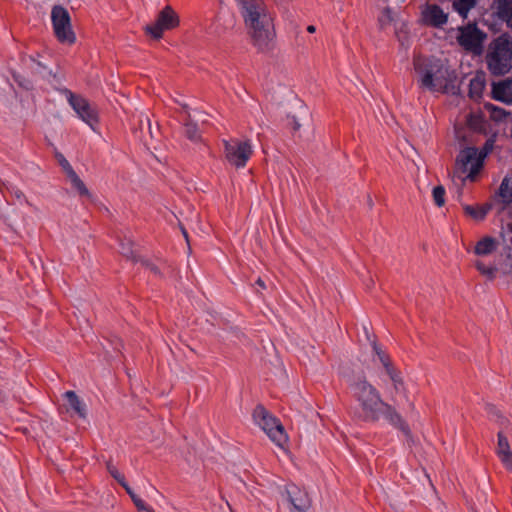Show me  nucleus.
<instances>
[{
	"instance_id": "f257e3e1",
	"label": "nucleus",
	"mask_w": 512,
	"mask_h": 512,
	"mask_svg": "<svg viewBox=\"0 0 512 512\" xmlns=\"http://www.w3.org/2000/svg\"><path fill=\"white\" fill-rule=\"evenodd\" d=\"M353 398L358 407L352 411V418L358 422L377 423L381 418L394 428L400 430L405 437L412 439V432L408 423L398 413L396 408L385 402L380 392L365 376L359 377L350 384Z\"/></svg>"
},
{
	"instance_id": "f03ea898",
	"label": "nucleus",
	"mask_w": 512,
	"mask_h": 512,
	"mask_svg": "<svg viewBox=\"0 0 512 512\" xmlns=\"http://www.w3.org/2000/svg\"><path fill=\"white\" fill-rule=\"evenodd\" d=\"M414 70L419 76L420 88L431 92L460 94V85L457 84L456 70L435 56H415Z\"/></svg>"
},
{
	"instance_id": "7ed1b4c3",
	"label": "nucleus",
	"mask_w": 512,
	"mask_h": 512,
	"mask_svg": "<svg viewBox=\"0 0 512 512\" xmlns=\"http://www.w3.org/2000/svg\"><path fill=\"white\" fill-rule=\"evenodd\" d=\"M239 12L244 20L258 52L268 53L274 47V26L271 17L265 12L262 0H236Z\"/></svg>"
},
{
	"instance_id": "20e7f679",
	"label": "nucleus",
	"mask_w": 512,
	"mask_h": 512,
	"mask_svg": "<svg viewBox=\"0 0 512 512\" xmlns=\"http://www.w3.org/2000/svg\"><path fill=\"white\" fill-rule=\"evenodd\" d=\"M486 63L494 76H503L512 70V37L508 33H502L490 43Z\"/></svg>"
},
{
	"instance_id": "39448f33",
	"label": "nucleus",
	"mask_w": 512,
	"mask_h": 512,
	"mask_svg": "<svg viewBox=\"0 0 512 512\" xmlns=\"http://www.w3.org/2000/svg\"><path fill=\"white\" fill-rule=\"evenodd\" d=\"M253 419L256 424L269 436V438L278 446L288 441V436L280 421L272 416L269 411L261 404L257 405L253 411Z\"/></svg>"
},
{
	"instance_id": "423d86ee",
	"label": "nucleus",
	"mask_w": 512,
	"mask_h": 512,
	"mask_svg": "<svg viewBox=\"0 0 512 512\" xmlns=\"http://www.w3.org/2000/svg\"><path fill=\"white\" fill-rule=\"evenodd\" d=\"M51 20L55 37L60 43L72 45L76 42V35L71 25V17L66 8L61 5L53 6Z\"/></svg>"
},
{
	"instance_id": "0eeeda50",
	"label": "nucleus",
	"mask_w": 512,
	"mask_h": 512,
	"mask_svg": "<svg viewBox=\"0 0 512 512\" xmlns=\"http://www.w3.org/2000/svg\"><path fill=\"white\" fill-rule=\"evenodd\" d=\"M486 153H479L476 147H466L457 155L455 166L456 169L465 173L469 171L467 178L475 181L476 176L482 170Z\"/></svg>"
},
{
	"instance_id": "6e6552de",
	"label": "nucleus",
	"mask_w": 512,
	"mask_h": 512,
	"mask_svg": "<svg viewBox=\"0 0 512 512\" xmlns=\"http://www.w3.org/2000/svg\"><path fill=\"white\" fill-rule=\"evenodd\" d=\"M180 19L174 9L167 5L157 15L154 23L146 25L145 33L155 40L162 38L164 31L172 30L179 26Z\"/></svg>"
},
{
	"instance_id": "1a4fd4ad",
	"label": "nucleus",
	"mask_w": 512,
	"mask_h": 512,
	"mask_svg": "<svg viewBox=\"0 0 512 512\" xmlns=\"http://www.w3.org/2000/svg\"><path fill=\"white\" fill-rule=\"evenodd\" d=\"M223 146L225 158L236 168L244 167L252 155V147L249 140H223Z\"/></svg>"
},
{
	"instance_id": "9d476101",
	"label": "nucleus",
	"mask_w": 512,
	"mask_h": 512,
	"mask_svg": "<svg viewBox=\"0 0 512 512\" xmlns=\"http://www.w3.org/2000/svg\"><path fill=\"white\" fill-rule=\"evenodd\" d=\"M66 92L68 93V102L73 110L85 123L95 130L99 123L97 109L81 95L74 94L70 90H66Z\"/></svg>"
},
{
	"instance_id": "9b49d317",
	"label": "nucleus",
	"mask_w": 512,
	"mask_h": 512,
	"mask_svg": "<svg viewBox=\"0 0 512 512\" xmlns=\"http://www.w3.org/2000/svg\"><path fill=\"white\" fill-rule=\"evenodd\" d=\"M485 38L486 34L480 30L476 24H468L466 27L460 28L457 41L467 51L480 53Z\"/></svg>"
},
{
	"instance_id": "f8f14e48",
	"label": "nucleus",
	"mask_w": 512,
	"mask_h": 512,
	"mask_svg": "<svg viewBox=\"0 0 512 512\" xmlns=\"http://www.w3.org/2000/svg\"><path fill=\"white\" fill-rule=\"evenodd\" d=\"M283 496L288 503L290 512H310L311 499L308 493L297 485L287 484Z\"/></svg>"
},
{
	"instance_id": "ddd939ff",
	"label": "nucleus",
	"mask_w": 512,
	"mask_h": 512,
	"mask_svg": "<svg viewBox=\"0 0 512 512\" xmlns=\"http://www.w3.org/2000/svg\"><path fill=\"white\" fill-rule=\"evenodd\" d=\"M421 21L433 28H442L448 22V14L437 4L426 3L421 10Z\"/></svg>"
},
{
	"instance_id": "4468645a",
	"label": "nucleus",
	"mask_w": 512,
	"mask_h": 512,
	"mask_svg": "<svg viewBox=\"0 0 512 512\" xmlns=\"http://www.w3.org/2000/svg\"><path fill=\"white\" fill-rule=\"evenodd\" d=\"M497 448L496 453L500 458L502 464L506 467L507 470H512V451L510 449V444L508 438L504 435V432L500 430L497 433Z\"/></svg>"
},
{
	"instance_id": "2eb2a0df",
	"label": "nucleus",
	"mask_w": 512,
	"mask_h": 512,
	"mask_svg": "<svg viewBox=\"0 0 512 512\" xmlns=\"http://www.w3.org/2000/svg\"><path fill=\"white\" fill-rule=\"evenodd\" d=\"M492 98L507 104H512V79L492 84Z\"/></svg>"
},
{
	"instance_id": "dca6fc26",
	"label": "nucleus",
	"mask_w": 512,
	"mask_h": 512,
	"mask_svg": "<svg viewBox=\"0 0 512 512\" xmlns=\"http://www.w3.org/2000/svg\"><path fill=\"white\" fill-rule=\"evenodd\" d=\"M495 198L503 205L501 211L512 203V181L507 176L503 178ZM510 214L512 216V212Z\"/></svg>"
},
{
	"instance_id": "f3484780",
	"label": "nucleus",
	"mask_w": 512,
	"mask_h": 512,
	"mask_svg": "<svg viewBox=\"0 0 512 512\" xmlns=\"http://www.w3.org/2000/svg\"><path fill=\"white\" fill-rule=\"evenodd\" d=\"M64 396L67 400L68 410H72L79 418L85 419L87 416L86 406L78 395L74 391H67Z\"/></svg>"
},
{
	"instance_id": "a211bd4d",
	"label": "nucleus",
	"mask_w": 512,
	"mask_h": 512,
	"mask_svg": "<svg viewBox=\"0 0 512 512\" xmlns=\"http://www.w3.org/2000/svg\"><path fill=\"white\" fill-rule=\"evenodd\" d=\"M492 205L490 203H486L481 207H474L471 205H464L463 210L465 215L471 217L476 221H482L485 219L488 212L491 210Z\"/></svg>"
},
{
	"instance_id": "6ab92c4d",
	"label": "nucleus",
	"mask_w": 512,
	"mask_h": 512,
	"mask_svg": "<svg viewBox=\"0 0 512 512\" xmlns=\"http://www.w3.org/2000/svg\"><path fill=\"white\" fill-rule=\"evenodd\" d=\"M390 380L392 381L394 390L396 393H403L405 396H407V389L401 374V371L397 369L396 367L390 368L386 372Z\"/></svg>"
},
{
	"instance_id": "aec40b11",
	"label": "nucleus",
	"mask_w": 512,
	"mask_h": 512,
	"mask_svg": "<svg viewBox=\"0 0 512 512\" xmlns=\"http://www.w3.org/2000/svg\"><path fill=\"white\" fill-rule=\"evenodd\" d=\"M485 88V79L483 76L476 75L470 80L468 95L471 99L477 100L482 97Z\"/></svg>"
},
{
	"instance_id": "412c9836",
	"label": "nucleus",
	"mask_w": 512,
	"mask_h": 512,
	"mask_svg": "<svg viewBox=\"0 0 512 512\" xmlns=\"http://www.w3.org/2000/svg\"><path fill=\"white\" fill-rule=\"evenodd\" d=\"M496 249V241L492 237H484L475 245L474 252L476 255L484 256L491 254Z\"/></svg>"
},
{
	"instance_id": "4be33fe9",
	"label": "nucleus",
	"mask_w": 512,
	"mask_h": 512,
	"mask_svg": "<svg viewBox=\"0 0 512 512\" xmlns=\"http://www.w3.org/2000/svg\"><path fill=\"white\" fill-rule=\"evenodd\" d=\"M479 0H453L452 8L456 11L463 19L467 18L468 13L473 9Z\"/></svg>"
},
{
	"instance_id": "5701e85b",
	"label": "nucleus",
	"mask_w": 512,
	"mask_h": 512,
	"mask_svg": "<svg viewBox=\"0 0 512 512\" xmlns=\"http://www.w3.org/2000/svg\"><path fill=\"white\" fill-rule=\"evenodd\" d=\"M133 242L130 239H120L119 240V247H120V253L125 258L133 261L138 262V255L133 250Z\"/></svg>"
},
{
	"instance_id": "b1692460",
	"label": "nucleus",
	"mask_w": 512,
	"mask_h": 512,
	"mask_svg": "<svg viewBox=\"0 0 512 512\" xmlns=\"http://www.w3.org/2000/svg\"><path fill=\"white\" fill-rule=\"evenodd\" d=\"M184 135L191 141L197 142L201 140L198 125L191 120L188 114L187 120L184 123Z\"/></svg>"
},
{
	"instance_id": "393cba45",
	"label": "nucleus",
	"mask_w": 512,
	"mask_h": 512,
	"mask_svg": "<svg viewBox=\"0 0 512 512\" xmlns=\"http://www.w3.org/2000/svg\"><path fill=\"white\" fill-rule=\"evenodd\" d=\"M372 349L373 352L378 356L379 361L382 363L385 372L390 370V368L395 367L391 361L390 356L385 351L382 350V348L378 345L375 339L372 341Z\"/></svg>"
},
{
	"instance_id": "a878e982",
	"label": "nucleus",
	"mask_w": 512,
	"mask_h": 512,
	"mask_svg": "<svg viewBox=\"0 0 512 512\" xmlns=\"http://www.w3.org/2000/svg\"><path fill=\"white\" fill-rule=\"evenodd\" d=\"M467 124L476 132H483L486 129V120L481 114H469Z\"/></svg>"
},
{
	"instance_id": "bb28decb",
	"label": "nucleus",
	"mask_w": 512,
	"mask_h": 512,
	"mask_svg": "<svg viewBox=\"0 0 512 512\" xmlns=\"http://www.w3.org/2000/svg\"><path fill=\"white\" fill-rule=\"evenodd\" d=\"M68 178L70 179L73 188L77 190L80 196L91 197V193L87 189L85 183L80 179L75 171H71Z\"/></svg>"
},
{
	"instance_id": "cd10ccee",
	"label": "nucleus",
	"mask_w": 512,
	"mask_h": 512,
	"mask_svg": "<svg viewBox=\"0 0 512 512\" xmlns=\"http://www.w3.org/2000/svg\"><path fill=\"white\" fill-rule=\"evenodd\" d=\"M484 108L489 111L490 118L495 122H501L509 115L505 109L497 107L491 103H486Z\"/></svg>"
},
{
	"instance_id": "c85d7f7f",
	"label": "nucleus",
	"mask_w": 512,
	"mask_h": 512,
	"mask_svg": "<svg viewBox=\"0 0 512 512\" xmlns=\"http://www.w3.org/2000/svg\"><path fill=\"white\" fill-rule=\"evenodd\" d=\"M445 188L442 185L435 186L432 191L433 201L436 206L442 207L445 204Z\"/></svg>"
},
{
	"instance_id": "c756f323",
	"label": "nucleus",
	"mask_w": 512,
	"mask_h": 512,
	"mask_svg": "<svg viewBox=\"0 0 512 512\" xmlns=\"http://www.w3.org/2000/svg\"><path fill=\"white\" fill-rule=\"evenodd\" d=\"M475 266L477 268V270L487 276V278L489 280H493L495 278V275H496V272H497V268L496 267H487L483 262L481 261H476L475 263Z\"/></svg>"
},
{
	"instance_id": "7c9ffc66",
	"label": "nucleus",
	"mask_w": 512,
	"mask_h": 512,
	"mask_svg": "<svg viewBox=\"0 0 512 512\" xmlns=\"http://www.w3.org/2000/svg\"><path fill=\"white\" fill-rule=\"evenodd\" d=\"M106 468L111 477H113L119 484L126 480L125 476L119 472L111 459L106 461Z\"/></svg>"
},
{
	"instance_id": "2f4dec72",
	"label": "nucleus",
	"mask_w": 512,
	"mask_h": 512,
	"mask_svg": "<svg viewBox=\"0 0 512 512\" xmlns=\"http://www.w3.org/2000/svg\"><path fill=\"white\" fill-rule=\"evenodd\" d=\"M138 262H140L143 266H145L155 275H160V269L151 261L138 257Z\"/></svg>"
},
{
	"instance_id": "473e14b6",
	"label": "nucleus",
	"mask_w": 512,
	"mask_h": 512,
	"mask_svg": "<svg viewBox=\"0 0 512 512\" xmlns=\"http://www.w3.org/2000/svg\"><path fill=\"white\" fill-rule=\"evenodd\" d=\"M58 162L59 165L63 168V170L66 172L67 177L70 176L71 171H74L68 160L62 155H58Z\"/></svg>"
},
{
	"instance_id": "72a5a7b5",
	"label": "nucleus",
	"mask_w": 512,
	"mask_h": 512,
	"mask_svg": "<svg viewBox=\"0 0 512 512\" xmlns=\"http://www.w3.org/2000/svg\"><path fill=\"white\" fill-rule=\"evenodd\" d=\"M134 505L138 511L155 512L154 509L150 506H147L141 498L135 500Z\"/></svg>"
},
{
	"instance_id": "f704fd0d",
	"label": "nucleus",
	"mask_w": 512,
	"mask_h": 512,
	"mask_svg": "<svg viewBox=\"0 0 512 512\" xmlns=\"http://www.w3.org/2000/svg\"><path fill=\"white\" fill-rule=\"evenodd\" d=\"M14 80L19 84V86H21L22 88L24 89H31L32 88V83L27 80V79H24L23 80H20V76H17V75H14Z\"/></svg>"
},
{
	"instance_id": "c9c22d12",
	"label": "nucleus",
	"mask_w": 512,
	"mask_h": 512,
	"mask_svg": "<svg viewBox=\"0 0 512 512\" xmlns=\"http://www.w3.org/2000/svg\"><path fill=\"white\" fill-rule=\"evenodd\" d=\"M509 12H512V6H511V5H509ZM498 17H499L501 20L505 21L508 27H511V28H512V16H511V17H510V16H505V15H503L502 13H500V14L498 15Z\"/></svg>"
},
{
	"instance_id": "e433bc0d",
	"label": "nucleus",
	"mask_w": 512,
	"mask_h": 512,
	"mask_svg": "<svg viewBox=\"0 0 512 512\" xmlns=\"http://www.w3.org/2000/svg\"><path fill=\"white\" fill-rule=\"evenodd\" d=\"M288 118H290V119H291L290 124H291V126H292V130H293V132L298 131V130L300 129V126H301V125H300V123L298 122V120L296 119V117H295V116H291V117H290V116H288Z\"/></svg>"
},
{
	"instance_id": "4c0bfd02",
	"label": "nucleus",
	"mask_w": 512,
	"mask_h": 512,
	"mask_svg": "<svg viewBox=\"0 0 512 512\" xmlns=\"http://www.w3.org/2000/svg\"><path fill=\"white\" fill-rule=\"evenodd\" d=\"M119 485H121V486L125 489V491H126V493H127L128 495H131L132 493H135V492L132 490V488L129 486V484L127 483V481H126V480H125V481H123L122 483H120Z\"/></svg>"
},
{
	"instance_id": "58836bf2",
	"label": "nucleus",
	"mask_w": 512,
	"mask_h": 512,
	"mask_svg": "<svg viewBox=\"0 0 512 512\" xmlns=\"http://www.w3.org/2000/svg\"><path fill=\"white\" fill-rule=\"evenodd\" d=\"M181 231H182V234H183L185 240L187 241V243H189V237H188L187 230L183 226H181Z\"/></svg>"
},
{
	"instance_id": "ea45409f",
	"label": "nucleus",
	"mask_w": 512,
	"mask_h": 512,
	"mask_svg": "<svg viewBox=\"0 0 512 512\" xmlns=\"http://www.w3.org/2000/svg\"><path fill=\"white\" fill-rule=\"evenodd\" d=\"M256 284H257L259 287H261L262 289H265V288H266V285H265L264 281H263L261 278H258V279L256 280Z\"/></svg>"
},
{
	"instance_id": "a19ab883",
	"label": "nucleus",
	"mask_w": 512,
	"mask_h": 512,
	"mask_svg": "<svg viewBox=\"0 0 512 512\" xmlns=\"http://www.w3.org/2000/svg\"><path fill=\"white\" fill-rule=\"evenodd\" d=\"M367 204H368V206H369V208H370V209H371V208L373 207V205H374L373 200H372L371 196H369V195H368V197H367Z\"/></svg>"
},
{
	"instance_id": "79ce46f5",
	"label": "nucleus",
	"mask_w": 512,
	"mask_h": 512,
	"mask_svg": "<svg viewBox=\"0 0 512 512\" xmlns=\"http://www.w3.org/2000/svg\"><path fill=\"white\" fill-rule=\"evenodd\" d=\"M307 31H308L309 33H314V32L316 31V27H315L314 25H309V26L307 27Z\"/></svg>"
},
{
	"instance_id": "37998d69",
	"label": "nucleus",
	"mask_w": 512,
	"mask_h": 512,
	"mask_svg": "<svg viewBox=\"0 0 512 512\" xmlns=\"http://www.w3.org/2000/svg\"><path fill=\"white\" fill-rule=\"evenodd\" d=\"M129 496H130V498H131V500H132V502H133V503L135 502V500H138V499L140 498V497H139L137 494H135V493H132V494H131V495H129Z\"/></svg>"
},
{
	"instance_id": "c03bdc74",
	"label": "nucleus",
	"mask_w": 512,
	"mask_h": 512,
	"mask_svg": "<svg viewBox=\"0 0 512 512\" xmlns=\"http://www.w3.org/2000/svg\"><path fill=\"white\" fill-rule=\"evenodd\" d=\"M129 496H130V498H131V500H132V502H133V503L135 502V500H138V499L140 498V497H139L137 494H135V493H132V494H131V495H129Z\"/></svg>"
},
{
	"instance_id": "a18cd8bd",
	"label": "nucleus",
	"mask_w": 512,
	"mask_h": 512,
	"mask_svg": "<svg viewBox=\"0 0 512 512\" xmlns=\"http://www.w3.org/2000/svg\"><path fill=\"white\" fill-rule=\"evenodd\" d=\"M495 415H497L499 418H501L500 424L503 425L504 422H507L506 419H504L501 415L498 414V412H494Z\"/></svg>"
},
{
	"instance_id": "49530a36",
	"label": "nucleus",
	"mask_w": 512,
	"mask_h": 512,
	"mask_svg": "<svg viewBox=\"0 0 512 512\" xmlns=\"http://www.w3.org/2000/svg\"><path fill=\"white\" fill-rule=\"evenodd\" d=\"M31 60H32L33 62H36V63H37V65H38L40 68H43V69H45V68H46L44 65H42V63H41V62L36 61V60H35V58H31Z\"/></svg>"
},
{
	"instance_id": "de8ad7c7",
	"label": "nucleus",
	"mask_w": 512,
	"mask_h": 512,
	"mask_svg": "<svg viewBox=\"0 0 512 512\" xmlns=\"http://www.w3.org/2000/svg\"><path fill=\"white\" fill-rule=\"evenodd\" d=\"M508 258H512V249L508 247Z\"/></svg>"
},
{
	"instance_id": "09e8293b",
	"label": "nucleus",
	"mask_w": 512,
	"mask_h": 512,
	"mask_svg": "<svg viewBox=\"0 0 512 512\" xmlns=\"http://www.w3.org/2000/svg\"><path fill=\"white\" fill-rule=\"evenodd\" d=\"M409 406L411 407V409H414V403L413 402H410Z\"/></svg>"
},
{
	"instance_id": "8fccbe9b",
	"label": "nucleus",
	"mask_w": 512,
	"mask_h": 512,
	"mask_svg": "<svg viewBox=\"0 0 512 512\" xmlns=\"http://www.w3.org/2000/svg\"><path fill=\"white\" fill-rule=\"evenodd\" d=\"M147 124H148L149 130H150L151 126H150V121L148 119H147Z\"/></svg>"
},
{
	"instance_id": "3c124183",
	"label": "nucleus",
	"mask_w": 512,
	"mask_h": 512,
	"mask_svg": "<svg viewBox=\"0 0 512 512\" xmlns=\"http://www.w3.org/2000/svg\"><path fill=\"white\" fill-rule=\"evenodd\" d=\"M508 228L512 230V224H508Z\"/></svg>"
}]
</instances>
